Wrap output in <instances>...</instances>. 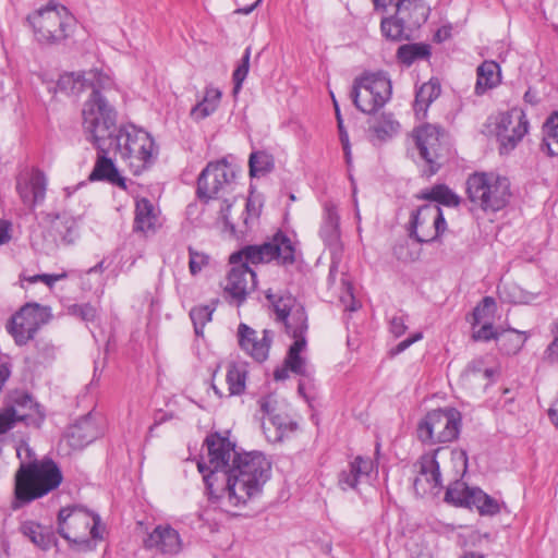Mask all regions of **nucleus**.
<instances>
[{
    "label": "nucleus",
    "mask_w": 558,
    "mask_h": 558,
    "mask_svg": "<svg viewBox=\"0 0 558 558\" xmlns=\"http://www.w3.org/2000/svg\"><path fill=\"white\" fill-rule=\"evenodd\" d=\"M430 54L429 46L426 44H405L398 48L397 58L405 64L411 65L418 59H426Z\"/></svg>",
    "instance_id": "c03bdc74"
},
{
    "label": "nucleus",
    "mask_w": 558,
    "mask_h": 558,
    "mask_svg": "<svg viewBox=\"0 0 558 558\" xmlns=\"http://www.w3.org/2000/svg\"><path fill=\"white\" fill-rule=\"evenodd\" d=\"M58 533L73 548L88 551L96 547V541L102 539L100 517L80 506L60 509L58 513Z\"/></svg>",
    "instance_id": "7ed1b4c3"
},
{
    "label": "nucleus",
    "mask_w": 558,
    "mask_h": 558,
    "mask_svg": "<svg viewBox=\"0 0 558 558\" xmlns=\"http://www.w3.org/2000/svg\"><path fill=\"white\" fill-rule=\"evenodd\" d=\"M12 223L9 220L0 219V246L9 243L12 239Z\"/></svg>",
    "instance_id": "338daca9"
},
{
    "label": "nucleus",
    "mask_w": 558,
    "mask_h": 558,
    "mask_svg": "<svg viewBox=\"0 0 558 558\" xmlns=\"http://www.w3.org/2000/svg\"><path fill=\"white\" fill-rule=\"evenodd\" d=\"M544 359L549 363L558 362V338L553 339L544 352Z\"/></svg>",
    "instance_id": "774afa93"
},
{
    "label": "nucleus",
    "mask_w": 558,
    "mask_h": 558,
    "mask_svg": "<svg viewBox=\"0 0 558 558\" xmlns=\"http://www.w3.org/2000/svg\"><path fill=\"white\" fill-rule=\"evenodd\" d=\"M475 487H469L462 481H456L450 484L445 494V501L448 504L470 508L471 505V492Z\"/></svg>",
    "instance_id": "37998d69"
},
{
    "label": "nucleus",
    "mask_w": 558,
    "mask_h": 558,
    "mask_svg": "<svg viewBox=\"0 0 558 558\" xmlns=\"http://www.w3.org/2000/svg\"><path fill=\"white\" fill-rule=\"evenodd\" d=\"M373 470V461L362 456L355 457L338 474V486L341 490H356L360 483L367 478Z\"/></svg>",
    "instance_id": "a878e982"
},
{
    "label": "nucleus",
    "mask_w": 558,
    "mask_h": 558,
    "mask_svg": "<svg viewBox=\"0 0 558 558\" xmlns=\"http://www.w3.org/2000/svg\"><path fill=\"white\" fill-rule=\"evenodd\" d=\"M440 449H436L430 454H424L420 459V474L430 485V488H439L441 486V474L436 454Z\"/></svg>",
    "instance_id": "58836bf2"
},
{
    "label": "nucleus",
    "mask_w": 558,
    "mask_h": 558,
    "mask_svg": "<svg viewBox=\"0 0 558 558\" xmlns=\"http://www.w3.org/2000/svg\"><path fill=\"white\" fill-rule=\"evenodd\" d=\"M239 264L229 271L225 291L240 305L250 290L254 289L256 275L246 264L242 262Z\"/></svg>",
    "instance_id": "b1692460"
},
{
    "label": "nucleus",
    "mask_w": 558,
    "mask_h": 558,
    "mask_svg": "<svg viewBox=\"0 0 558 558\" xmlns=\"http://www.w3.org/2000/svg\"><path fill=\"white\" fill-rule=\"evenodd\" d=\"M251 177H262L274 169V158L266 151H254L248 159Z\"/></svg>",
    "instance_id": "49530a36"
},
{
    "label": "nucleus",
    "mask_w": 558,
    "mask_h": 558,
    "mask_svg": "<svg viewBox=\"0 0 558 558\" xmlns=\"http://www.w3.org/2000/svg\"><path fill=\"white\" fill-rule=\"evenodd\" d=\"M262 333V338H258L257 331L244 323H241L238 327L240 348L258 363H263L268 359L274 340L272 330L264 329Z\"/></svg>",
    "instance_id": "4be33fe9"
},
{
    "label": "nucleus",
    "mask_w": 558,
    "mask_h": 558,
    "mask_svg": "<svg viewBox=\"0 0 558 558\" xmlns=\"http://www.w3.org/2000/svg\"><path fill=\"white\" fill-rule=\"evenodd\" d=\"M16 420L13 414L9 410L7 405H4L0 410V435L8 433L16 425Z\"/></svg>",
    "instance_id": "bf43d9fd"
},
{
    "label": "nucleus",
    "mask_w": 558,
    "mask_h": 558,
    "mask_svg": "<svg viewBox=\"0 0 558 558\" xmlns=\"http://www.w3.org/2000/svg\"><path fill=\"white\" fill-rule=\"evenodd\" d=\"M529 130V121L525 113L517 108L498 116L496 136L500 143V153L507 154L514 149Z\"/></svg>",
    "instance_id": "dca6fc26"
},
{
    "label": "nucleus",
    "mask_w": 558,
    "mask_h": 558,
    "mask_svg": "<svg viewBox=\"0 0 558 558\" xmlns=\"http://www.w3.org/2000/svg\"><path fill=\"white\" fill-rule=\"evenodd\" d=\"M470 494V509L475 508L481 515H496L506 507L504 501L489 496L478 487H475Z\"/></svg>",
    "instance_id": "f704fd0d"
},
{
    "label": "nucleus",
    "mask_w": 558,
    "mask_h": 558,
    "mask_svg": "<svg viewBox=\"0 0 558 558\" xmlns=\"http://www.w3.org/2000/svg\"><path fill=\"white\" fill-rule=\"evenodd\" d=\"M319 236L332 255L341 252L340 217L337 206L332 202H326L324 204Z\"/></svg>",
    "instance_id": "393cba45"
},
{
    "label": "nucleus",
    "mask_w": 558,
    "mask_h": 558,
    "mask_svg": "<svg viewBox=\"0 0 558 558\" xmlns=\"http://www.w3.org/2000/svg\"><path fill=\"white\" fill-rule=\"evenodd\" d=\"M189 268L190 272L195 276L208 266L210 257L206 253L198 252L193 247H189Z\"/></svg>",
    "instance_id": "864d4df0"
},
{
    "label": "nucleus",
    "mask_w": 558,
    "mask_h": 558,
    "mask_svg": "<svg viewBox=\"0 0 558 558\" xmlns=\"http://www.w3.org/2000/svg\"><path fill=\"white\" fill-rule=\"evenodd\" d=\"M496 310V302L492 296H485L473 310L472 329L482 323L490 322Z\"/></svg>",
    "instance_id": "de8ad7c7"
},
{
    "label": "nucleus",
    "mask_w": 558,
    "mask_h": 558,
    "mask_svg": "<svg viewBox=\"0 0 558 558\" xmlns=\"http://www.w3.org/2000/svg\"><path fill=\"white\" fill-rule=\"evenodd\" d=\"M542 149L548 156H558V112L549 116L543 126Z\"/></svg>",
    "instance_id": "79ce46f5"
},
{
    "label": "nucleus",
    "mask_w": 558,
    "mask_h": 558,
    "mask_svg": "<svg viewBox=\"0 0 558 558\" xmlns=\"http://www.w3.org/2000/svg\"><path fill=\"white\" fill-rule=\"evenodd\" d=\"M399 122L390 113H383L373 119L369 131L379 140L386 141L398 133Z\"/></svg>",
    "instance_id": "a19ab883"
},
{
    "label": "nucleus",
    "mask_w": 558,
    "mask_h": 558,
    "mask_svg": "<svg viewBox=\"0 0 558 558\" xmlns=\"http://www.w3.org/2000/svg\"><path fill=\"white\" fill-rule=\"evenodd\" d=\"M391 83L381 73L365 74L354 80L351 98L355 107L364 113H374L390 98Z\"/></svg>",
    "instance_id": "f8f14e48"
},
{
    "label": "nucleus",
    "mask_w": 558,
    "mask_h": 558,
    "mask_svg": "<svg viewBox=\"0 0 558 558\" xmlns=\"http://www.w3.org/2000/svg\"><path fill=\"white\" fill-rule=\"evenodd\" d=\"M21 533L37 547L47 550L56 544L54 533L35 521H25L20 526Z\"/></svg>",
    "instance_id": "c756f323"
},
{
    "label": "nucleus",
    "mask_w": 558,
    "mask_h": 558,
    "mask_svg": "<svg viewBox=\"0 0 558 558\" xmlns=\"http://www.w3.org/2000/svg\"><path fill=\"white\" fill-rule=\"evenodd\" d=\"M416 198L433 201L449 207H456L460 203L459 196L445 184H437L430 190L422 191Z\"/></svg>",
    "instance_id": "4c0bfd02"
},
{
    "label": "nucleus",
    "mask_w": 558,
    "mask_h": 558,
    "mask_svg": "<svg viewBox=\"0 0 558 558\" xmlns=\"http://www.w3.org/2000/svg\"><path fill=\"white\" fill-rule=\"evenodd\" d=\"M203 446L206 448V454L202 456L197 469L203 475L209 499L214 500L220 496V483L239 451L235 442L217 432L207 435Z\"/></svg>",
    "instance_id": "f03ea898"
},
{
    "label": "nucleus",
    "mask_w": 558,
    "mask_h": 558,
    "mask_svg": "<svg viewBox=\"0 0 558 558\" xmlns=\"http://www.w3.org/2000/svg\"><path fill=\"white\" fill-rule=\"evenodd\" d=\"M423 337L422 332H416L414 333L413 336L402 340L401 342H399L392 350H391V354L393 355H397L401 352H403L404 350H407L411 344H413L414 342L421 340Z\"/></svg>",
    "instance_id": "69168bd1"
},
{
    "label": "nucleus",
    "mask_w": 558,
    "mask_h": 558,
    "mask_svg": "<svg viewBox=\"0 0 558 558\" xmlns=\"http://www.w3.org/2000/svg\"><path fill=\"white\" fill-rule=\"evenodd\" d=\"M236 175V170L226 159L208 162L197 178L198 199L207 204L210 199L235 193Z\"/></svg>",
    "instance_id": "9b49d317"
},
{
    "label": "nucleus",
    "mask_w": 558,
    "mask_h": 558,
    "mask_svg": "<svg viewBox=\"0 0 558 558\" xmlns=\"http://www.w3.org/2000/svg\"><path fill=\"white\" fill-rule=\"evenodd\" d=\"M109 147H113L134 174L141 173L156 158L155 142L150 134L133 124L119 128L110 138Z\"/></svg>",
    "instance_id": "39448f33"
},
{
    "label": "nucleus",
    "mask_w": 558,
    "mask_h": 558,
    "mask_svg": "<svg viewBox=\"0 0 558 558\" xmlns=\"http://www.w3.org/2000/svg\"><path fill=\"white\" fill-rule=\"evenodd\" d=\"M251 48L247 47L242 56L240 64L233 72V93L236 94L242 88V84L248 74Z\"/></svg>",
    "instance_id": "3c124183"
},
{
    "label": "nucleus",
    "mask_w": 558,
    "mask_h": 558,
    "mask_svg": "<svg viewBox=\"0 0 558 558\" xmlns=\"http://www.w3.org/2000/svg\"><path fill=\"white\" fill-rule=\"evenodd\" d=\"M35 37L43 45H57L69 36L73 17L63 5L50 1L45 8L27 16Z\"/></svg>",
    "instance_id": "1a4fd4ad"
},
{
    "label": "nucleus",
    "mask_w": 558,
    "mask_h": 558,
    "mask_svg": "<svg viewBox=\"0 0 558 558\" xmlns=\"http://www.w3.org/2000/svg\"><path fill=\"white\" fill-rule=\"evenodd\" d=\"M504 332V329H495L492 322H485L478 329H473L472 339L474 341L488 342L490 340H498Z\"/></svg>",
    "instance_id": "603ef678"
},
{
    "label": "nucleus",
    "mask_w": 558,
    "mask_h": 558,
    "mask_svg": "<svg viewBox=\"0 0 558 558\" xmlns=\"http://www.w3.org/2000/svg\"><path fill=\"white\" fill-rule=\"evenodd\" d=\"M462 426V415L454 408L428 412L417 424V437L423 444L436 445L456 440Z\"/></svg>",
    "instance_id": "9d476101"
},
{
    "label": "nucleus",
    "mask_w": 558,
    "mask_h": 558,
    "mask_svg": "<svg viewBox=\"0 0 558 558\" xmlns=\"http://www.w3.org/2000/svg\"><path fill=\"white\" fill-rule=\"evenodd\" d=\"M157 223L158 216L153 203L147 198L138 199L135 205L133 230L146 233L148 231H154Z\"/></svg>",
    "instance_id": "7c9ffc66"
},
{
    "label": "nucleus",
    "mask_w": 558,
    "mask_h": 558,
    "mask_svg": "<svg viewBox=\"0 0 558 558\" xmlns=\"http://www.w3.org/2000/svg\"><path fill=\"white\" fill-rule=\"evenodd\" d=\"M265 296L274 310L276 320L283 323L287 332L289 325L296 326V322L292 319L293 312L304 307L296 303L295 298L289 291L280 290L274 292L271 289H268Z\"/></svg>",
    "instance_id": "bb28decb"
},
{
    "label": "nucleus",
    "mask_w": 558,
    "mask_h": 558,
    "mask_svg": "<svg viewBox=\"0 0 558 558\" xmlns=\"http://www.w3.org/2000/svg\"><path fill=\"white\" fill-rule=\"evenodd\" d=\"M222 92L213 86L207 85L202 101L197 102L191 110V116L196 120H203L213 114L221 100Z\"/></svg>",
    "instance_id": "c9c22d12"
},
{
    "label": "nucleus",
    "mask_w": 558,
    "mask_h": 558,
    "mask_svg": "<svg viewBox=\"0 0 558 558\" xmlns=\"http://www.w3.org/2000/svg\"><path fill=\"white\" fill-rule=\"evenodd\" d=\"M61 482L62 473L50 458L22 464L15 474V497L29 502L53 490Z\"/></svg>",
    "instance_id": "20e7f679"
},
{
    "label": "nucleus",
    "mask_w": 558,
    "mask_h": 558,
    "mask_svg": "<svg viewBox=\"0 0 558 558\" xmlns=\"http://www.w3.org/2000/svg\"><path fill=\"white\" fill-rule=\"evenodd\" d=\"M145 549L174 556L182 550L179 532L169 524L157 525L143 541Z\"/></svg>",
    "instance_id": "5701e85b"
},
{
    "label": "nucleus",
    "mask_w": 558,
    "mask_h": 558,
    "mask_svg": "<svg viewBox=\"0 0 558 558\" xmlns=\"http://www.w3.org/2000/svg\"><path fill=\"white\" fill-rule=\"evenodd\" d=\"M5 405L17 423L23 422L27 426L40 427L45 420L41 405L26 391L11 392L7 398Z\"/></svg>",
    "instance_id": "aec40b11"
},
{
    "label": "nucleus",
    "mask_w": 558,
    "mask_h": 558,
    "mask_svg": "<svg viewBox=\"0 0 558 558\" xmlns=\"http://www.w3.org/2000/svg\"><path fill=\"white\" fill-rule=\"evenodd\" d=\"M73 314L80 316L83 320L90 322L96 317V308L90 304H81L73 306Z\"/></svg>",
    "instance_id": "052dcab7"
},
{
    "label": "nucleus",
    "mask_w": 558,
    "mask_h": 558,
    "mask_svg": "<svg viewBox=\"0 0 558 558\" xmlns=\"http://www.w3.org/2000/svg\"><path fill=\"white\" fill-rule=\"evenodd\" d=\"M447 222L437 204H424L410 216L408 232L417 243L436 241L446 230Z\"/></svg>",
    "instance_id": "4468645a"
},
{
    "label": "nucleus",
    "mask_w": 558,
    "mask_h": 558,
    "mask_svg": "<svg viewBox=\"0 0 558 558\" xmlns=\"http://www.w3.org/2000/svg\"><path fill=\"white\" fill-rule=\"evenodd\" d=\"M465 372L470 376L482 375L486 379H489L493 376V374H494V371L490 369V368L482 369L480 362H472V363H470L468 365Z\"/></svg>",
    "instance_id": "e2e57ef3"
},
{
    "label": "nucleus",
    "mask_w": 558,
    "mask_h": 558,
    "mask_svg": "<svg viewBox=\"0 0 558 558\" xmlns=\"http://www.w3.org/2000/svg\"><path fill=\"white\" fill-rule=\"evenodd\" d=\"M68 278V274L65 271L61 274H40L34 275L29 277H23V280L29 283L44 282L49 288H52L57 281L63 280Z\"/></svg>",
    "instance_id": "6e6d98bb"
},
{
    "label": "nucleus",
    "mask_w": 558,
    "mask_h": 558,
    "mask_svg": "<svg viewBox=\"0 0 558 558\" xmlns=\"http://www.w3.org/2000/svg\"><path fill=\"white\" fill-rule=\"evenodd\" d=\"M470 202L484 211H498L506 207L511 196L507 178L493 172H474L466 180Z\"/></svg>",
    "instance_id": "6e6552de"
},
{
    "label": "nucleus",
    "mask_w": 558,
    "mask_h": 558,
    "mask_svg": "<svg viewBox=\"0 0 558 558\" xmlns=\"http://www.w3.org/2000/svg\"><path fill=\"white\" fill-rule=\"evenodd\" d=\"M296 427V423L288 414L279 412L263 422L266 437L274 442L281 441L288 433L295 430Z\"/></svg>",
    "instance_id": "c85d7f7f"
},
{
    "label": "nucleus",
    "mask_w": 558,
    "mask_h": 558,
    "mask_svg": "<svg viewBox=\"0 0 558 558\" xmlns=\"http://www.w3.org/2000/svg\"><path fill=\"white\" fill-rule=\"evenodd\" d=\"M505 331H509L513 333V337L506 338L502 340L501 348L507 354H517L524 347L526 340L530 335L526 331H520L512 327H508L504 329Z\"/></svg>",
    "instance_id": "09e8293b"
},
{
    "label": "nucleus",
    "mask_w": 558,
    "mask_h": 558,
    "mask_svg": "<svg viewBox=\"0 0 558 558\" xmlns=\"http://www.w3.org/2000/svg\"><path fill=\"white\" fill-rule=\"evenodd\" d=\"M51 317L49 307L38 303H26L7 323V331L15 344L23 347L35 338L41 326Z\"/></svg>",
    "instance_id": "ddd939ff"
},
{
    "label": "nucleus",
    "mask_w": 558,
    "mask_h": 558,
    "mask_svg": "<svg viewBox=\"0 0 558 558\" xmlns=\"http://www.w3.org/2000/svg\"><path fill=\"white\" fill-rule=\"evenodd\" d=\"M98 435L99 432L89 416L80 420L76 424L71 426L68 434L72 445L76 447H83L90 444L98 437Z\"/></svg>",
    "instance_id": "72a5a7b5"
},
{
    "label": "nucleus",
    "mask_w": 558,
    "mask_h": 558,
    "mask_svg": "<svg viewBox=\"0 0 558 558\" xmlns=\"http://www.w3.org/2000/svg\"><path fill=\"white\" fill-rule=\"evenodd\" d=\"M247 366L245 363L232 362L228 365L226 380L231 396H240L246 387Z\"/></svg>",
    "instance_id": "e433bc0d"
},
{
    "label": "nucleus",
    "mask_w": 558,
    "mask_h": 558,
    "mask_svg": "<svg viewBox=\"0 0 558 558\" xmlns=\"http://www.w3.org/2000/svg\"><path fill=\"white\" fill-rule=\"evenodd\" d=\"M476 74V95H483L488 89L496 87L500 83V68L499 64L495 61H484L481 65H478Z\"/></svg>",
    "instance_id": "2f4dec72"
},
{
    "label": "nucleus",
    "mask_w": 558,
    "mask_h": 558,
    "mask_svg": "<svg viewBox=\"0 0 558 558\" xmlns=\"http://www.w3.org/2000/svg\"><path fill=\"white\" fill-rule=\"evenodd\" d=\"M372 2L376 11L387 12L389 8H393L400 21L413 31L421 27L429 14V8L424 0H372Z\"/></svg>",
    "instance_id": "6ab92c4d"
},
{
    "label": "nucleus",
    "mask_w": 558,
    "mask_h": 558,
    "mask_svg": "<svg viewBox=\"0 0 558 558\" xmlns=\"http://www.w3.org/2000/svg\"><path fill=\"white\" fill-rule=\"evenodd\" d=\"M296 248L292 240L282 231L276 232L267 242L259 245H246L230 255V264L244 260L247 266L276 262L288 267L295 263Z\"/></svg>",
    "instance_id": "0eeeda50"
},
{
    "label": "nucleus",
    "mask_w": 558,
    "mask_h": 558,
    "mask_svg": "<svg viewBox=\"0 0 558 558\" xmlns=\"http://www.w3.org/2000/svg\"><path fill=\"white\" fill-rule=\"evenodd\" d=\"M82 117L86 138L98 150L104 151L106 142L110 141L116 132L117 112L114 108L109 105L101 92H96L90 94L89 98L85 101Z\"/></svg>",
    "instance_id": "423d86ee"
},
{
    "label": "nucleus",
    "mask_w": 558,
    "mask_h": 558,
    "mask_svg": "<svg viewBox=\"0 0 558 558\" xmlns=\"http://www.w3.org/2000/svg\"><path fill=\"white\" fill-rule=\"evenodd\" d=\"M90 181H106L112 185H117L122 190H126V180L122 177L112 159L107 157V149L98 150L97 160L89 175Z\"/></svg>",
    "instance_id": "cd10ccee"
},
{
    "label": "nucleus",
    "mask_w": 558,
    "mask_h": 558,
    "mask_svg": "<svg viewBox=\"0 0 558 558\" xmlns=\"http://www.w3.org/2000/svg\"><path fill=\"white\" fill-rule=\"evenodd\" d=\"M54 229L61 235L62 241L72 244L78 236L77 220L66 214H59L56 217Z\"/></svg>",
    "instance_id": "a18cd8bd"
},
{
    "label": "nucleus",
    "mask_w": 558,
    "mask_h": 558,
    "mask_svg": "<svg viewBox=\"0 0 558 558\" xmlns=\"http://www.w3.org/2000/svg\"><path fill=\"white\" fill-rule=\"evenodd\" d=\"M213 307L208 305L195 306L190 312V317L194 325V330L197 336L203 333L204 326L211 320L214 313Z\"/></svg>",
    "instance_id": "8fccbe9b"
},
{
    "label": "nucleus",
    "mask_w": 558,
    "mask_h": 558,
    "mask_svg": "<svg viewBox=\"0 0 558 558\" xmlns=\"http://www.w3.org/2000/svg\"><path fill=\"white\" fill-rule=\"evenodd\" d=\"M381 33L386 38L392 40L409 39L413 29L408 28V25L400 21L399 16L395 13L391 16L385 17L380 23Z\"/></svg>",
    "instance_id": "ea45409f"
},
{
    "label": "nucleus",
    "mask_w": 558,
    "mask_h": 558,
    "mask_svg": "<svg viewBox=\"0 0 558 558\" xmlns=\"http://www.w3.org/2000/svg\"><path fill=\"white\" fill-rule=\"evenodd\" d=\"M404 316H395L390 320V331L395 337L402 336L407 330Z\"/></svg>",
    "instance_id": "0e129e2a"
},
{
    "label": "nucleus",
    "mask_w": 558,
    "mask_h": 558,
    "mask_svg": "<svg viewBox=\"0 0 558 558\" xmlns=\"http://www.w3.org/2000/svg\"><path fill=\"white\" fill-rule=\"evenodd\" d=\"M413 137L420 156L429 166V174L439 169V151L446 137L445 130L433 124H424L414 130Z\"/></svg>",
    "instance_id": "a211bd4d"
},
{
    "label": "nucleus",
    "mask_w": 558,
    "mask_h": 558,
    "mask_svg": "<svg viewBox=\"0 0 558 558\" xmlns=\"http://www.w3.org/2000/svg\"><path fill=\"white\" fill-rule=\"evenodd\" d=\"M258 404H259L260 411L263 412L264 415L267 416V418H269L271 415H275L277 413L276 412L277 401L270 395L262 397L258 400Z\"/></svg>",
    "instance_id": "680f3d73"
},
{
    "label": "nucleus",
    "mask_w": 558,
    "mask_h": 558,
    "mask_svg": "<svg viewBox=\"0 0 558 558\" xmlns=\"http://www.w3.org/2000/svg\"><path fill=\"white\" fill-rule=\"evenodd\" d=\"M112 85V80L97 70L66 72L60 75L57 82V88L60 92L72 96H78L88 88L92 89V94L100 93L110 89Z\"/></svg>",
    "instance_id": "f3484780"
},
{
    "label": "nucleus",
    "mask_w": 558,
    "mask_h": 558,
    "mask_svg": "<svg viewBox=\"0 0 558 558\" xmlns=\"http://www.w3.org/2000/svg\"><path fill=\"white\" fill-rule=\"evenodd\" d=\"M331 96H332V101H333V106H335V112H336V118H337V123H338L340 141H341L343 150L345 153V157L349 160L350 159V155H351L350 145H349V135H348V133H347V131H345V129L343 126V120L341 118V113H340V109H339L338 102L335 99V96L333 95H331Z\"/></svg>",
    "instance_id": "4d7b16f0"
},
{
    "label": "nucleus",
    "mask_w": 558,
    "mask_h": 558,
    "mask_svg": "<svg viewBox=\"0 0 558 558\" xmlns=\"http://www.w3.org/2000/svg\"><path fill=\"white\" fill-rule=\"evenodd\" d=\"M221 202H220V208H219V219H221V221L223 222V225L229 228L232 232L235 231V227L234 225L231 222L230 218H229V213L232 208V206L234 205L235 201H236V195L235 193H232V194H229V195H226V196H222L219 198Z\"/></svg>",
    "instance_id": "5fc2aeb1"
},
{
    "label": "nucleus",
    "mask_w": 558,
    "mask_h": 558,
    "mask_svg": "<svg viewBox=\"0 0 558 558\" xmlns=\"http://www.w3.org/2000/svg\"><path fill=\"white\" fill-rule=\"evenodd\" d=\"M269 473L270 463L262 452H239L220 483V496L214 500L231 508L244 507L260 495Z\"/></svg>",
    "instance_id": "f257e3e1"
},
{
    "label": "nucleus",
    "mask_w": 558,
    "mask_h": 558,
    "mask_svg": "<svg viewBox=\"0 0 558 558\" xmlns=\"http://www.w3.org/2000/svg\"><path fill=\"white\" fill-rule=\"evenodd\" d=\"M300 381L298 385L299 393L305 399H310L312 396V391L314 390V369H308V376H300Z\"/></svg>",
    "instance_id": "13d9d810"
},
{
    "label": "nucleus",
    "mask_w": 558,
    "mask_h": 558,
    "mask_svg": "<svg viewBox=\"0 0 558 558\" xmlns=\"http://www.w3.org/2000/svg\"><path fill=\"white\" fill-rule=\"evenodd\" d=\"M440 92L439 82L434 80L424 83L416 90L413 108L418 119L425 118L428 107L439 97Z\"/></svg>",
    "instance_id": "473e14b6"
},
{
    "label": "nucleus",
    "mask_w": 558,
    "mask_h": 558,
    "mask_svg": "<svg viewBox=\"0 0 558 558\" xmlns=\"http://www.w3.org/2000/svg\"><path fill=\"white\" fill-rule=\"evenodd\" d=\"M296 326H288V333L294 338V342L290 345L284 359V366L299 376H308L310 366L301 352L306 347L305 332L307 330V315L304 308H298L292 315Z\"/></svg>",
    "instance_id": "2eb2a0df"
},
{
    "label": "nucleus",
    "mask_w": 558,
    "mask_h": 558,
    "mask_svg": "<svg viewBox=\"0 0 558 558\" xmlns=\"http://www.w3.org/2000/svg\"><path fill=\"white\" fill-rule=\"evenodd\" d=\"M47 178L37 169H25L16 177V192L23 204L34 209L46 196Z\"/></svg>",
    "instance_id": "412c9836"
}]
</instances>
